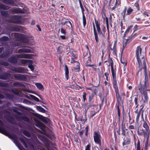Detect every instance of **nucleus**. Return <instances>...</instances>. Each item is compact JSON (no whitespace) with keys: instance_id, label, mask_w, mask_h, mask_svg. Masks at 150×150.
I'll use <instances>...</instances> for the list:
<instances>
[{"instance_id":"f257e3e1","label":"nucleus","mask_w":150,"mask_h":150,"mask_svg":"<svg viewBox=\"0 0 150 150\" xmlns=\"http://www.w3.org/2000/svg\"><path fill=\"white\" fill-rule=\"evenodd\" d=\"M113 67L111 66V73L112 77V83L115 92L117 100L118 101V103L116 104V106L117 110V115H120V110L119 108V100H121V98L119 94V90L117 85V80L116 78V72L115 70H114Z\"/></svg>"},{"instance_id":"f03ea898","label":"nucleus","mask_w":150,"mask_h":150,"mask_svg":"<svg viewBox=\"0 0 150 150\" xmlns=\"http://www.w3.org/2000/svg\"><path fill=\"white\" fill-rule=\"evenodd\" d=\"M32 58L31 54H15L11 56L8 61L12 64H15L17 62L18 58L31 59Z\"/></svg>"},{"instance_id":"7ed1b4c3","label":"nucleus","mask_w":150,"mask_h":150,"mask_svg":"<svg viewBox=\"0 0 150 150\" xmlns=\"http://www.w3.org/2000/svg\"><path fill=\"white\" fill-rule=\"evenodd\" d=\"M141 69H144V81L143 85L140 83V86L139 88V90L140 91L141 93H142L144 92H146V90L148 84V76L146 66H144Z\"/></svg>"},{"instance_id":"20e7f679","label":"nucleus","mask_w":150,"mask_h":150,"mask_svg":"<svg viewBox=\"0 0 150 150\" xmlns=\"http://www.w3.org/2000/svg\"><path fill=\"white\" fill-rule=\"evenodd\" d=\"M136 58L137 62L140 64H141V60H142L144 64H145L146 56L145 53L142 52V49L141 46L137 47L136 50Z\"/></svg>"},{"instance_id":"39448f33","label":"nucleus","mask_w":150,"mask_h":150,"mask_svg":"<svg viewBox=\"0 0 150 150\" xmlns=\"http://www.w3.org/2000/svg\"><path fill=\"white\" fill-rule=\"evenodd\" d=\"M14 35L17 39L18 41L26 43H28L29 42V40L28 39L29 37L26 35L16 33H14Z\"/></svg>"},{"instance_id":"423d86ee","label":"nucleus","mask_w":150,"mask_h":150,"mask_svg":"<svg viewBox=\"0 0 150 150\" xmlns=\"http://www.w3.org/2000/svg\"><path fill=\"white\" fill-rule=\"evenodd\" d=\"M93 139L95 142L97 144H98L100 146L101 145V136L98 131H95L93 133Z\"/></svg>"},{"instance_id":"0eeeda50","label":"nucleus","mask_w":150,"mask_h":150,"mask_svg":"<svg viewBox=\"0 0 150 150\" xmlns=\"http://www.w3.org/2000/svg\"><path fill=\"white\" fill-rule=\"evenodd\" d=\"M11 68V69L15 72L22 73V74H27V71L28 70L27 69H25L24 67H13Z\"/></svg>"},{"instance_id":"6e6552de","label":"nucleus","mask_w":150,"mask_h":150,"mask_svg":"<svg viewBox=\"0 0 150 150\" xmlns=\"http://www.w3.org/2000/svg\"><path fill=\"white\" fill-rule=\"evenodd\" d=\"M21 18V16L18 15H14L12 16L11 18L8 20L9 22L12 23H20L21 22L19 18Z\"/></svg>"},{"instance_id":"1a4fd4ad","label":"nucleus","mask_w":150,"mask_h":150,"mask_svg":"<svg viewBox=\"0 0 150 150\" xmlns=\"http://www.w3.org/2000/svg\"><path fill=\"white\" fill-rule=\"evenodd\" d=\"M14 78L18 80L25 81L27 78L25 75L18 74H15L14 75Z\"/></svg>"},{"instance_id":"9d476101","label":"nucleus","mask_w":150,"mask_h":150,"mask_svg":"<svg viewBox=\"0 0 150 150\" xmlns=\"http://www.w3.org/2000/svg\"><path fill=\"white\" fill-rule=\"evenodd\" d=\"M11 12L14 14L23 13H25L24 9H21L19 8H13L11 9Z\"/></svg>"},{"instance_id":"9b49d317","label":"nucleus","mask_w":150,"mask_h":150,"mask_svg":"<svg viewBox=\"0 0 150 150\" xmlns=\"http://www.w3.org/2000/svg\"><path fill=\"white\" fill-rule=\"evenodd\" d=\"M2 2L6 4L12 6H17V4L13 0H2Z\"/></svg>"},{"instance_id":"f8f14e48","label":"nucleus","mask_w":150,"mask_h":150,"mask_svg":"<svg viewBox=\"0 0 150 150\" xmlns=\"http://www.w3.org/2000/svg\"><path fill=\"white\" fill-rule=\"evenodd\" d=\"M38 138L46 146L49 145V143L46 137L42 135H39Z\"/></svg>"},{"instance_id":"ddd939ff","label":"nucleus","mask_w":150,"mask_h":150,"mask_svg":"<svg viewBox=\"0 0 150 150\" xmlns=\"http://www.w3.org/2000/svg\"><path fill=\"white\" fill-rule=\"evenodd\" d=\"M21 62L22 64L28 65V66H33L32 65V61L30 60L22 59Z\"/></svg>"},{"instance_id":"4468645a","label":"nucleus","mask_w":150,"mask_h":150,"mask_svg":"<svg viewBox=\"0 0 150 150\" xmlns=\"http://www.w3.org/2000/svg\"><path fill=\"white\" fill-rule=\"evenodd\" d=\"M85 117L86 119H83V117L82 115H80L78 117H77L76 115L75 116V120L76 121H81L83 122L84 123H85L87 120L86 115H85Z\"/></svg>"},{"instance_id":"2eb2a0df","label":"nucleus","mask_w":150,"mask_h":150,"mask_svg":"<svg viewBox=\"0 0 150 150\" xmlns=\"http://www.w3.org/2000/svg\"><path fill=\"white\" fill-rule=\"evenodd\" d=\"M123 141L122 143V145L123 147L125 145H128L131 142L130 139L127 137H125L123 138Z\"/></svg>"},{"instance_id":"dca6fc26","label":"nucleus","mask_w":150,"mask_h":150,"mask_svg":"<svg viewBox=\"0 0 150 150\" xmlns=\"http://www.w3.org/2000/svg\"><path fill=\"white\" fill-rule=\"evenodd\" d=\"M143 127L145 129V131L148 132L150 134V129L147 123L143 120V123L142 124Z\"/></svg>"},{"instance_id":"f3484780","label":"nucleus","mask_w":150,"mask_h":150,"mask_svg":"<svg viewBox=\"0 0 150 150\" xmlns=\"http://www.w3.org/2000/svg\"><path fill=\"white\" fill-rule=\"evenodd\" d=\"M137 132L138 135L144 136V138L146 139V142H148L149 136H148V135H147V136H146L145 135V133L142 132V131L140 130L139 129H138Z\"/></svg>"},{"instance_id":"a211bd4d","label":"nucleus","mask_w":150,"mask_h":150,"mask_svg":"<svg viewBox=\"0 0 150 150\" xmlns=\"http://www.w3.org/2000/svg\"><path fill=\"white\" fill-rule=\"evenodd\" d=\"M11 76L10 74L5 73L2 74L0 75V79L3 80H7Z\"/></svg>"},{"instance_id":"6ab92c4d","label":"nucleus","mask_w":150,"mask_h":150,"mask_svg":"<svg viewBox=\"0 0 150 150\" xmlns=\"http://www.w3.org/2000/svg\"><path fill=\"white\" fill-rule=\"evenodd\" d=\"M95 23L97 28V30L99 35H101L102 34V33L100 27V24L98 21L95 20Z\"/></svg>"},{"instance_id":"aec40b11","label":"nucleus","mask_w":150,"mask_h":150,"mask_svg":"<svg viewBox=\"0 0 150 150\" xmlns=\"http://www.w3.org/2000/svg\"><path fill=\"white\" fill-rule=\"evenodd\" d=\"M18 53H31L32 51L30 49H26V48H22L19 49L18 50Z\"/></svg>"},{"instance_id":"412c9836","label":"nucleus","mask_w":150,"mask_h":150,"mask_svg":"<svg viewBox=\"0 0 150 150\" xmlns=\"http://www.w3.org/2000/svg\"><path fill=\"white\" fill-rule=\"evenodd\" d=\"M82 13V21L83 26L84 28H85V26L86 24V17L85 16L84 11V8L81 9Z\"/></svg>"},{"instance_id":"4be33fe9","label":"nucleus","mask_w":150,"mask_h":150,"mask_svg":"<svg viewBox=\"0 0 150 150\" xmlns=\"http://www.w3.org/2000/svg\"><path fill=\"white\" fill-rule=\"evenodd\" d=\"M110 50L112 51V54H113L115 56H117V48H116V42H114L113 45V48L110 47Z\"/></svg>"},{"instance_id":"5701e85b","label":"nucleus","mask_w":150,"mask_h":150,"mask_svg":"<svg viewBox=\"0 0 150 150\" xmlns=\"http://www.w3.org/2000/svg\"><path fill=\"white\" fill-rule=\"evenodd\" d=\"M26 97L31 100H33L38 102L40 101L39 99L38 98L30 94L29 95V97L27 96Z\"/></svg>"},{"instance_id":"b1692460","label":"nucleus","mask_w":150,"mask_h":150,"mask_svg":"<svg viewBox=\"0 0 150 150\" xmlns=\"http://www.w3.org/2000/svg\"><path fill=\"white\" fill-rule=\"evenodd\" d=\"M65 77L67 80H68L69 78V69L67 67V66H65Z\"/></svg>"},{"instance_id":"393cba45","label":"nucleus","mask_w":150,"mask_h":150,"mask_svg":"<svg viewBox=\"0 0 150 150\" xmlns=\"http://www.w3.org/2000/svg\"><path fill=\"white\" fill-rule=\"evenodd\" d=\"M13 85L14 86H18L23 88H25V86L24 84L18 82L14 83L13 84Z\"/></svg>"},{"instance_id":"a878e982","label":"nucleus","mask_w":150,"mask_h":150,"mask_svg":"<svg viewBox=\"0 0 150 150\" xmlns=\"http://www.w3.org/2000/svg\"><path fill=\"white\" fill-rule=\"evenodd\" d=\"M3 125L4 124L3 122L0 120V133L4 134L6 132V131L3 128L1 127L3 126Z\"/></svg>"},{"instance_id":"bb28decb","label":"nucleus","mask_w":150,"mask_h":150,"mask_svg":"<svg viewBox=\"0 0 150 150\" xmlns=\"http://www.w3.org/2000/svg\"><path fill=\"white\" fill-rule=\"evenodd\" d=\"M148 26L144 25V26H140L138 25H136L134 26V32H135L138 30L144 27H147Z\"/></svg>"},{"instance_id":"cd10ccee","label":"nucleus","mask_w":150,"mask_h":150,"mask_svg":"<svg viewBox=\"0 0 150 150\" xmlns=\"http://www.w3.org/2000/svg\"><path fill=\"white\" fill-rule=\"evenodd\" d=\"M10 7H9L8 6L5 5L1 3H0V9L4 10H7Z\"/></svg>"},{"instance_id":"c85d7f7f","label":"nucleus","mask_w":150,"mask_h":150,"mask_svg":"<svg viewBox=\"0 0 150 150\" xmlns=\"http://www.w3.org/2000/svg\"><path fill=\"white\" fill-rule=\"evenodd\" d=\"M93 28L94 33V35H95V39L96 40V42L97 43H98L99 41V39H98V34L96 32L95 27H93Z\"/></svg>"},{"instance_id":"c756f323","label":"nucleus","mask_w":150,"mask_h":150,"mask_svg":"<svg viewBox=\"0 0 150 150\" xmlns=\"http://www.w3.org/2000/svg\"><path fill=\"white\" fill-rule=\"evenodd\" d=\"M93 28L94 33V35H95V39L96 40V42L97 43H98L99 41V39H98V34L96 32L95 27H93Z\"/></svg>"},{"instance_id":"7c9ffc66","label":"nucleus","mask_w":150,"mask_h":150,"mask_svg":"<svg viewBox=\"0 0 150 150\" xmlns=\"http://www.w3.org/2000/svg\"><path fill=\"white\" fill-rule=\"evenodd\" d=\"M127 11V6H125V7L124 9L122 11L121 13V14H122V16L123 18V19H125V18L126 16V12Z\"/></svg>"},{"instance_id":"2f4dec72","label":"nucleus","mask_w":150,"mask_h":150,"mask_svg":"<svg viewBox=\"0 0 150 150\" xmlns=\"http://www.w3.org/2000/svg\"><path fill=\"white\" fill-rule=\"evenodd\" d=\"M105 65H107V66H113V62L112 59H110L108 61H105Z\"/></svg>"},{"instance_id":"473e14b6","label":"nucleus","mask_w":150,"mask_h":150,"mask_svg":"<svg viewBox=\"0 0 150 150\" xmlns=\"http://www.w3.org/2000/svg\"><path fill=\"white\" fill-rule=\"evenodd\" d=\"M1 15L5 17H8L10 15L8 13L7 11H1Z\"/></svg>"},{"instance_id":"72a5a7b5","label":"nucleus","mask_w":150,"mask_h":150,"mask_svg":"<svg viewBox=\"0 0 150 150\" xmlns=\"http://www.w3.org/2000/svg\"><path fill=\"white\" fill-rule=\"evenodd\" d=\"M143 94L144 97V102H148L149 98L147 94V92H144L143 93H142Z\"/></svg>"},{"instance_id":"f704fd0d","label":"nucleus","mask_w":150,"mask_h":150,"mask_svg":"<svg viewBox=\"0 0 150 150\" xmlns=\"http://www.w3.org/2000/svg\"><path fill=\"white\" fill-rule=\"evenodd\" d=\"M35 126L39 128L42 129L45 127L44 124L41 122H39L35 125Z\"/></svg>"},{"instance_id":"c9c22d12","label":"nucleus","mask_w":150,"mask_h":150,"mask_svg":"<svg viewBox=\"0 0 150 150\" xmlns=\"http://www.w3.org/2000/svg\"><path fill=\"white\" fill-rule=\"evenodd\" d=\"M36 109L38 111L43 113H45L46 112V110L40 106H37L36 107Z\"/></svg>"},{"instance_id":"e433bc0d","label":"nucleus","mask_w":150,"mask_h":150,"mask_svg":"<svg viewBox=\"0 0 150 150\" xmlns=\"http://www.w3.org/2000/svg\"><path fill=\"white\" fill-rule=\"evenodd\" d=\"M133 11V9L131 7H129L127 9L126 15H130Z\"/></svg>"},{"instance_id":"4c0bfd02","label":"nucleus","mask_w":150,"mask_h":150,"mask_svg":"<svg viewBox=\"0 0 150 150\" xmlns=\"http://www.w3.org/2000/svg\"><path fill=\"white\" fill-rule=\"evenodd\" d=\"M23 133L25 136H27L28 137H29L30 136V135L29 132L27 130H23Z\"/></svg>"},{"instance_id":"58836bf2","label":"nucleus","mask_w":150,"mask_h":150,"mask_svg":"<svg viewBox=\"0 0 150 150\" xmlns=\"http://www.w3.org/2000/svg\"><path fill=\"white\" fill-rule=\"evenodd\" d=\"M19 140L23 144V145L25 147L27 148L28 147L27 146L25 143L24 140L22 138H19Z\"/></svg>"},{"instance_id":"ea45409f","label":"nucleus","mask_w":150,"mask_h":150,"mask_svg":"<svg viewBox=\"0 0 150 150\" xmlns=\"http://www.w3.org/2000/svg\"><path fill=\"white\" fill-rule=\"evenodd\" d=\"M13 45L15 46H19V47H26L25 45H21L18 42H15L14 43Z\"/></svg>"},{"instance_id":"a19ab883","label":"nucleus","mask_w":150,"mask_h":150,"mask_svg":"<svg viewBox=\"0 0 150 150\" xmlns=\"http://www.w3.org/2000/svg\"><path fill=\"white\" fill-rule=\"evenodd\" d=\"M35 85L40 90H42L43 88L42 85L39 83H35Z\"/></svg>"},{"instance_id":"79ce46f5","label":"nucleus","mask_w":150,"mask_h":150,"mask_svg":"<svg viewBox=\"0 0 150 150\" xmlns=\"http://www.w3.org/2000/svg\"><path fill=\"white\" fill-rule=\"evenodd\" d=\"M135 128V127L134 125H132V124L129 125L128 127V129L129 130H131V132L132 134L133 133V131L132 130L134 129Z\"/></svg>"},{"instance_id":"37998d69","label":"nucleus","mask_w":150,"mask_h":150,"mask_svg":"<svg viewBox=\"0 0 150 150\" xmlns=\"http://www.w3.org/2000/svg\"><path fill=\"white\" fill-rule=\"evenodd\" d=\"M123 42L126 45L132 41L131 39L129 38L127 39H125V38H123Z\"/></svg>"},{"instance_id":"c03bdc74","label":"nucleus","mask_w":150,"mask_h":150,"mask_svg":"<svg viewBox=\"0 0 150 150\" xmlns=\"http://www.w3.org/2000/svg\"><path fill=\"white\" fill-rule=\"evenodd\" d=\"M68 23H69V25H70L71 28H72L73 27H72V26L71 23V22L69 21H65L64 23H61V24L62 25H64L66 24H67H67Z\"/></svg>"},{"instance_id":"a18cd8bd","label":"nucleus","mask_w":150,"mask_h":150,"mask_svg":"<svg viewBox=\"0 0 150 150\" xmlns=\"http://www.w3.org/2000/svg\"><path fill=\"white\" fill-rule=\"evenodd\" d=\"M11 91L14 94L18 95L19 94V92L17 90L14 88H12Z\"/></svg>"},{"instance_id":"49530a36","label":"nucleus","mask_w":150,"mask_h":150,"mask_svg":"<svg viewBox=\"0 0 150 150\" xmlns=\"http://www.w3.org/2000/svg\"><path fill=\"white\" fill-rule=\"evenodd\" d=\"M140 142L139 140L138 139L137 141V146L136 149V150H141L140 148ZM141 150H143V149H142Z\"/></svg>"},{"instance_id":"de8ad7c7","label":"nucleus","mask_w":150,"mask_h":150,"mask_svg":"<svg viewBox=\"0 0 150 150\" xmlns=\"http://www.w3.org/2000/svg\"><path fill=\"white\" fill-rule=\"evenodd\" d=\"M138 97L137 96H136L134 99V102L135 105H136V108H137L138 107Z\"/></svg>"},{"instance_id":"09e8293b","label":"nucleus","mask_w":150,"mask_h":150,"mask_svg":"<svg viewBox=\"0 0 150 150\" xmlns=\"http://www.w3.org/2000/svg\"><path fill=\"white\" fill-rule=\"evenodd\" d=\"M9 54L8 52H6L4 54H2L0 55V58H5L6 57L8 56Z\"/></svg>"},{"instance_id":"8fccbe9b","label":"nucleus","mask_w":150,"mask_h":150,"mask_svg":"<svg viewBox=\"0 0 150 150\" xmlns=\"http://www.w3.org/2000/svg\"><path fill=\"white\" fill-rule=\"evenodd\" d=\"M87 94L85 92H83V103H85V101L86 100V96Z\"/></svg>"},{"instance_id":"3c124183","label":"nucleus","mask_w":150,"mask_h":150,"mask_svg":"<svg viewBox=\"0 0 150 150\" xmlns=\"http://www.w3.org/2000/svg\"><path fill=\"white\" fill-rule=\"evenodd\" d=\"M127 129H126V128L125 129H121V131H122V134L123 136H124L125 137L126 135V130H127Z\"/></svg>"},{"instance_id":"603ef678","label":"nucleus","mask_w":150,"mask_h":150,"mask_svg":"<svg viewBox=\"0 0 150 150\" xmlns=\"http://www.w3.org/2000/svg\"><path fill=\"white\" fill-rule=\"evenodd\" d=\"M94 96L93 94H91L89 96L88 99V102L90 103L91 102L92 99H93Z\"/></svg>"},{"instance_id":"864d4df0","label":"nucleus","mask_w":150,"mask_h":150,"mask_svg":"<svg viewBox=\"0 0 150 150\" xmlns=\"http://www.w3.org/2000/svg\"><path fill=\"white\" fill-rule=\"evenodd\" d=\"M8 39V38L6 36H3L0 38V40L1 41H7Z\"/></svg>"},{"instance_id":"5fc2aeb1","label":"nucleus","mask_w":150,"mask_h":150,"mask_svg":"<svg viewBox=\"0 0 150 150\" xmlns=\"http://www.w3.org/2000/svg\"><path fill=\"white\" fill-rule=\"evenodd\" d=\"M88 59L86 62V63L87 64V66H93V64H90L91 61L90 57H88Z\"/></svg>"},{"instance_id":"6e6d98bb","label":"nucleus","mask_w":150,"mask_h":150,"mask_svg":"<svg viewBox=\"0 0 150 150\" xmlns=\"http://www.w3.org/2000/svg\"><path fill=\"white\" fill-rule=\"evenodd\" d=\"M22 119L24 121L26 122H28L29 121V119L27 117L23 116L22 117Z\"/></svg>"},{"instance_id":"4d7b16f0","label":"nucleus","mask_w":150,"mask_h":150,"mask_svg":"<svg viewBox=\"0 0 150 150\" xmlns=\"http://www.w3.org/2000/svg\"><path fill=\"white\" fill-rule=\"evenodd\" d=\"M134 6L137 8V9L138 10H139V3L138 1H137L134 4Z\"/></svg>"},{"instance_id":"13d9d810","label":"nucleus","mask_w":150,"mask_h":150,"mask_svg":"<svg viewBox=\"0 0 150 150\" xmlns=\"http://www.w3.org/2000/svg\"><path fill=\"white\" fill-rule=\"evenodd\" d=\"M8 86V83L0 81V86L5 87Z\"/></svg>"},{"instance_id":"bf43d9fd","label":"nucleus","mask_w":150,"mask_h":150,"mask_svg":"<svg viewBox=\"0 0 150 150\" xmlns=\"http://www.w3.org/2000/svg\"><path fill=\"white\" fill-rule=\"evenodd\" d=\"M140 130L144 133H145V135L146 136H147V135H148V136H149L150 134L148 132H147V131H145V129H141Z\"/></svg>"},{"instance_id":"052dcab7","label":"nucleus","mask_w":150,"mask_h":150,"mask_svg":"<svg viewBox=\"0 0 150 150\" xmlns=\"http://www.w3.org/2000/svg\"><path fill=\"white\" fill-rule=\"evenodd\" d=\"M20 30V28L17 26H14L13 28V31H18Z\"/></svg>"},{"instance_id":"680f3d73","label":"nucleus","mask_w":150,"mask_h":150,"mask_svg":"<svg viewBox=\"0 0 150 150\" xmlns=\"http://www.w3.org/2000/svg\"><path fill=\"white\" fill-rule=\"evenodd\" d=\"M23 102L27 104H30L31 102L27 99H24L23 100Z\"/></svg>"},{"instance_id":"e2e57ef3","label":"nucleus","mask_w":150,"mask_h":150,"mask_svg":"<svg viewBox=\"0 0 150 150\" xmlns=\"http://www.w3.org/2000/svg\"><path fill=\"white\" fill-rule=\"evenodd\" d=\"M133 27L132 25H130L127 28V29L126 31H125L126 33H128L129 32V30H130V29Z\"/></svg>"},{"instance_id":"0e129e2a","label":"nucleus","mask_w":150,"mask_h":150,"mask_svg":"<svg viewBox=\"0 0 150 150\" xmlns=\"http://www.w3.org/2000/svg\"><path fill=\"white\" fill-rule=\"evenodd\" d=\"M124 118H123V120L122 121V124H121V129L126 128V127H125V125L124 124Z\"/></svg>"},{"instance_id":"69168bd1","label":"nucleus","mask_w":150,"mask_h":150,"mask_svg":"<svg viewBox=\"0 0 150 150\" xmlns=\"http://www.w3.org/2000/svg\"><path fill=\"white\" fill-rule=\"evenodd\" d=\"M140 115V114H137V116L136 118V122L137 123L139 121Z\"/></svg>"},{"instance_id":"338daca9","label":"nucleus","mask_w":150,"mask_h":150,"mask_svg":"<svg viewBox=\"0 0 150 150\" xmlns=\"http://www.w3.org/2000/svg\"><path fill=\"white\" fill-rule=\"evenodd\" d=\"M71 63H76V65H77V66H78L79 65V63L78 62H76V61H74L73 59H71Z\"/></svg>"},{"instance_id":"774afa93","label":"nucleus","mask_w":150,"mask_h":150,"mask_svg":"<svg viewBox=\"0 0 150 150\" xmlns=\"http://www.w3.org/2000/svg\"><path fill=\"white\" fill-rule=\"evenodd\" d=\"M80 66H77V67H75L74 68L75 71L76 72H79L80 70Z\"/></svg>"}]
</instances>
